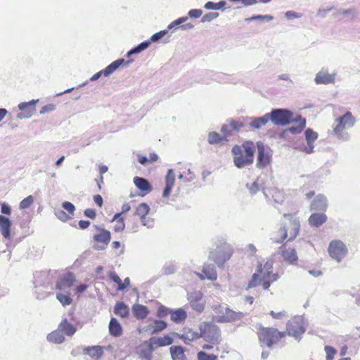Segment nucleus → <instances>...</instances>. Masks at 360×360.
<instances>
[{
  "mask_svg": "<svg viewBox=\"0 0 360 360\" xmlns=\"http://www.w3.org/2000/svg\"><path fill=\"white\" fill-rule=\"evenodd\" d=\"M282 226L278 230L279 238H275L276 243H281L284 239L292 240L300 231V221L292 214H283Z\"/></svg>",
  "mask_w": 360,
  "mask_h": 360,
  "instance_id": "nucleus-3",
  "label": "nucleus"
},
{
  "mask_svg": "<svg viewBox=\"0 0 360 360\" xmlns=\"http://www.w3.org/2000/svg\"><path fill=\"white\" fill-rule=\"evenodd\" d=\"M132 312L134 316L138 319H143L149 314L148 308L146 306L140 304H136L133 305Z\"/></svg>",
  "mask_w": 360,
  "mask_h": 360,
  "instance_id": "nucleus-25",
  "label": "nucleus"
},
{
  "mask_svg": "<svg viewBox=\"0 0 360 360\" xmlns=\"http://www.w3.org/2000/svg\"><path fill=\"white\" fill-rule=\"evenodd\" d=\"M150 41H146L141 42L137 46H136L134 49H131L127 53V56L130 57L133 54L139 53L144 51L145 49H146L150 46Z\"/></svg>",
  "mask_w": 360,
  "mask_h": 360,
  "instance_id": "nucleus-40",
  "label": "nucleus"
},
{
  "mask_svg": "<svg viewBox=\"0 0 360 360\" xmlns=\"http://www.w3.org/2000/svg\"><path fill=\"white\" fill-rule=\"evenodd\" d=\"M217 356L214 354H208L205 352H200L198 353V360H216Z\"/></svg>",
  "mask_w": 360,
  "mask_h": 360,
  "instance_id": "nucleus-50",
  "label": "nucleus"
},
{
  "mask_svg": "<svg viewBox=\"0 0 360 360\" xmlns=\"http://www.w3.org/2000/svg\"><path fill=\"white\" fill-rule=\"evenodd\" d=\"M231 254L230 245L224 243L221 246L218 247L215 252H211L209 257L218 266H222L229 259Z\"/></svg>",
  "mask_w": 360,
  "mask_h": 360,
  "instance_id": "nucleus-11",
  "label": "nucleus"
},
{
  "mask_svg": "<svg viewBox=\"0 0 360 360\" xmlns=\"http://www.w3.org/2000/svg\"><path fill=\"white\" fill-rule=\"evenodd\" d=\"M307 326V321L302 316H296L290 320L287 324L288 333L289 335L299 340L305 332Z\"/></svg>",
  "mask_w": 360,
  "mask_h": 360,
  "instance_id": "nucleus-6",
  "label": "nucleus"
},
{
  "mask_svg": "<svg viewBox=\"0 0 360 360\" xmlns=\"http://www.w3.org/2000/svg\"><path fill=\"white\" fill-rule=\"evenodd\" d=\"M202 14V11L201 9H191L188 13V18H198Z\"/></svg>",
  "mask_w": 360,
  "mask_h": 360,
  "instance_id": "nucleus-56",
  "label": "nucleus"
},
{
  "mask_svg": "<svg viewBox=\"0 0 360 360\" xmlns=\"http://www.w3.org/2000/svg\"><path fill=\"white\" fill-rule=\"evenodd\" d=\"M186 318V311L182 309H178L177 310L172 311L171 313V319L174 322L179 323L184 320H185Z\"/></svg>",
  "mask_w": 360,
  "mask_h": 360,
  "instance_id": "nucleus-38",
  "label": "nucleus"
},
{
  "mask_svg": "<svg viewBox=\"0 0 360 360\" xmlns=\"http://www.w3.org/2000/svg\"><path fill=\"white\" fill-rule=\"evenodd\" d=\"M255 146L252 141H245L241 146H234L231 150L234 165L238 168H244L253 163Z\"/></svg>",
  "mask_w": 360,
  "mask_h": 360,
  "instance_id": "nucleus-2",
  "label": "nucleus"
},
{
  "mask_svg": "<svg viewBox=\"0 0 360 360\" xmlns=\"http://www.w3.org/2000/svg\"><path fill=\"white\" fill-rule=\"evenodd\" d=\"M200 337L212 345L220 342V330L213 323L204 322L200 326Z\"/></svg>",
  "mask_w": 360,
  "mask_h": 360,
  "instance_id": "nucleus-7",
  "label": "nucleus"
},
{
  "mask_svg": "<svg viewBox=\"0 0 360 360\" xmlns=\"http://www.w3.org/2000/svg\"><path fill=\"white\" fill-rule=\"evenodd\" d=\"M278 279V276L273 274V263L270 261L266 262L264 265L258 262L256 272L252 275L248 288H253L260 284L264 290H267L271 283Z\"/></svg>",
  "mask_w": 360,
  "mask_h": 360,
  "instance_id": "nucleus-1",
  "label": "nucleus"
},
{
  "mask_svg": "<svg viewBox=\"0 0 360 360\" xmlns=\"http://www.w3.org/2000/svg\"><path fill=\"white\" fill-rule=\"evenodd\" d=\"M200 337V334L189 328L184 329L183 333L180 335V338L186 344L198 339Z\"/></svg>",
  "mask_w": 360,
  "mask_h": 360,
  "instance_id": "nucleus-28",
  "label": "nucleus"
},
{
  "mask_svg": "<svg viewBox=\"0 0 360 360\" xmlns=\"http://www.w3.org/2000/svg\"><path fill=\"white\" fill-rule=\"evenodd\" d=\"M259 189V186L257 181L253 182L250 186H249V191L250 193L252 195H254L257 193V191Z\"/></svg>",
  "mask_w": 360,
  "mask_h": 360,
  "instance_id": "nucleus-63",
  "label": "nucleus"
},
{
  "mask_svg": "<svg viewBox=\"0 0 360 360\" xmlns=\"http://www.w3.org/2000/svg\"><path fill=\"white\" fill-rule=\"evenodd\" d=\"M172 311L169 310V309L165 307H160L158 309L157 316L159 318H165L169 314H171Z\"/></svg>",
  "mask_w": 360,
  "mask_h": 360,
  "instance_id": "nucleus-55",
  "label": "nucleus"
},
{
  "mask_svg": "<svg viewBox=\"0 0 360 360\" xmlns=\"http://www.w3.org/2000/svg\"><path fill=\"white\" fill-rule=\"evenodd\" d=\"M134 183L139 189L145 191L146 193L151 191L148 181L143 178L136 176L134 179Z\"/></svg>",
  "mask_w": 360,
  "mask_h": 360,
  "instance_id": "nucleus-33",
  "label": "nucleus"
},
{
  "mask_svg": "<svg viewBox=\"0 0 360 360\" xmlns=\"http://www.w3.org/2000/svg\"><path fill=\"white\" fill-rule=\"evenodd\" d=\"M150 210L149 206L146 203H141L136 210V214L140 217V219L146 217Z\"/></svg>",
  "mask_w": 360,
  "mask_h": 360,
  "instance_id": "nucleus-41",
  "label": "nucleus"
},
{
  "mask_svg": "<svg viewBox=\"0 0 360 360\" xmlns=\"http://www.w3.org/2000/svg\"><path fill=\"white\" fill-rule=\"evenodd\" d=\"M39 102V99H33L29 102H22L18 104V109L22 111L17 115L20 120L30 118L35 112V105Z\"/></svg>",
  "mask_w": 360,
  "mask_h": 360,
  "instance_id": "nucleus-15",
  "label": "nucleus"
},
{
  "mask_svg": "<svg viewBox=\"0 0 360 360\" xmlns=\"http://www.w3.org/2000/svg\"><path fill=\"white\" fill-rule=\"evenodd\" d=\"M202 272L209 280L214 281L217 278L215 267L212 264L205 266L202 269Z\"/></svg>",
  "mask_w": 360,
  "mask_h": 360,
  "instance_id": "nucleus-37",
  "label": "nucleus"
},
{
  "mask_svg": "<svg viewBox=\"0 0 360 360\" xmlns=\"http://www.w3.org/2000/svg\"><path fill=\"white\" fill-rule=\"evenodd\" d=\"M327 217L323 213H314L309 218V223L314 226H320L326 222Z\"/></svg>",
  "mask_w": 360,
  "mask_h": 360,
  "instance_id": "nucleus-27",
  "label": "nucleus"
},
{
  "mask_svg": "<svg viewBox=\"0 0 360 360\" xmlns=\"http://www.w3.org/2000/svg\"><path fill=\"white\" fill-rule=\"evenodd\" d=\"M282 256L283 259L290 264H294L298 259L297 252L294 248H288L283 250L282 251Z\"/></svg>",
  "mask_w": 360,
  "mask_h": 360,
  "instance_id": "nucleus-29",
  "label": "nucleus"
},
{
  "mask_svg": "<svg viewBox=\"0 0 360 360\" xmlns=\"http://www.w3.org/2000/svg\"><path fill=\"white\" fill-rule=\"evenodd\" d=\"M62 207L69 214H70L72 215L74 214V212H75V205L72 203H71L70 202H68V201H65V202H63Z\"/></svg>",
  "mask_w": 360,
  "mask_h": 360,
  "instance_id": "nucleus-53",
  "label": "nucleus"
},
{
  "mask_svg": "<svg viewBox=\"0 0 360 360\" xmlns=\"http://www.w3.org/2000/svg\"><path fill=\"white\" fill-rule=\"evenodd\" d=\"M125 228V224L124 222V219H119L116 221V224L114 227V230L115 232L122 231Z\"/></svg>",
  "mask_w": 360,
  "mask_h": 360,
  "instance_id": "nucleus-60",
  "label": "nucleus"
},
{
  "mask_svg": "<svg viewBox=\"0 0 360 360\" xmlns=\"http://www.w3.org/2000/svg\"><path fill=\"white\" fill-rule=\"evenodd\" d=\"M222 141H227L226 138H222L217 132H210L208 135V142L210 144L218 143Z\"/></svg>",
  "mask_w": 360,
  "mask_h": 360,
  "instance_id": "nucleus-44",
  "label": "nucleus"
},
{
  "mask_svg": "<svg viewBox=\"0 0 360 360\" xmlns=\"http://www.w3.org/2000/svg\"><path fill=\"white\" fill-rule=\"evenodd\" d=\"M153 339V345L155 344L159 346H167L172 343V339L169 336H165L163 338H158L157 339Z\"/></svg>",
  "mask_w": 360,
  "mask_h": 360,
  "instance_id": "nucleus-42",
  "label": "nucleus"
},
{
  "mask_svg": "<svg viewBox=\"0 0 360 360\" xmlns=\"http://www.w3.org/2000/svg\"><path fill=\"white\" fill-rule=\"evenodd\" d=\"M188 300L192 309L195 311L201 313L204 310L205 300L200 291H193L188 294Z\"/></svg>",
  "mask_w": 360,
  "mask_h": 360,
  "instance_id": "nucleus-14",
  "label": "nucleus"
},
{
  "mask_svg": "<svg viewBox=\"0 0 360 360\" xmlns=\"http://www.w3.org/2000/svg\"><path fill=\"white\" fill-rule=\"evenodd\" d=\"M114 312L116 315L120 316L122 318H125L128 316L129 310V307L123 302H118L115 307Z\"/></svg>",
  "mask_w": 360,
  "mask_h": 360,
  "instance_id": "nucleus-35",
  "label": "nucleus"
},
{
  "mask_svg": "<svg viewBox=\"0 0 360 360\" xmlns=\"http://www.w3.org/2000/svg\"><path fill=\"white\" fill-rule=\"evenodd\" d=\"M219 16L218 13L210 12L202 16L200 21L201 22H210Z\"/></svg>",
  "mask_w": 360,
  "mask_h": 360,
  "instance_id": "nucleus-51",
  "label": "nucleus"
},
{
  "mask_svg": "<svg viewBox=\"0 0 360 360\" xmlns=\"http://www.w3.org/2000/svg\"><path fill=\"white\" fill-rule=\"evenodd\" d=\"M336 73H330L328 70L322 69L316 73L314 82L316 84H334L335 82Z\"/></svg>",
  "mask_w": 360,
  "mask_h": 360,
  "instance_id": "nucleus-18",
  "label": "nucleus"
},
{
  "mask_svg": "<svg viewBox=\"0 0 360 360\" xmlns=\"http://www.w3.org/2000/svg\"><path fill=\"white\" fill-rule=\"evenodd\" d=\"M153 339L148 342H145L138 349V353L140 357L144 360H150L151 354L153 351Z\"/></svg>",
  "mask_w": 360,
  "mask_h": 360,
  "instance_id": "nucleus-20",
  "label": "nucleus"
},
{
  "mask_svg": "<svg viewBox=\"0 0 360 360\" xmlns=\"http://www.w3.org/2000/svg\"><path fill=\"white\" fill-rule=\"evenodd\" d=\"M168 31L167 30H161L154 34L152 35L150 37V40L153 42H157L158 40H160L161 38H162L165 35L167 34Z\"/></svg>",
  "mask_w": 360,
  "mask_h": 360,
  "instance_id": "nucleus-52",
  "label": "nucleus"
},
{
  "mask_svg": "<svg viewBox=\"0 0 360 360\" xmlns=\"http://www.w3.org/2000/svg\"><path fill=\"white\" fill-rule=\"evenodd\" d=\"M285 335V333L279 332L276 328H266L260 331L259 338L262 344L266 345L267 347H271L273 344L278 342Z\"/></svg>",
  "mask_w": 360,
  "mask_h": 360,
  "instance_id": "nucleus-8",
  "label": "nucleus"
},
{
  "mask_svg": "<svg viewBox=\"0 0 360 360\" xmlns=\"http://www.w3.org/2000/svg\"><path fill=\"white\" fill-rule=\"evenodd\" d=\"M294 118L296 119L297 121H293L292 122H295L297 125L290 127L288 130L292 134H297L301 132L302 129L304 128L306 124V120L299 115H295Z\"/></svg>",
  "mask_w": 360,
  "mask_h": 360,
  "instance_id": "nucleus-30",
  "label": "nucleus"
},
{
  "mask_svg": "<svg viewBox=\"0 0 360 360\" xmlns=\"http://www.w3.org/2000/svg\"><path fill=\"white\" fill-rule=\"evenodd\" d=\"M271 316L276 319H282L283 318L286 316V312L285 311H282L280 312H274V311H270Z\"/></svg>",
  "mask_w": 360,
  "mask_h": 360,
  "instance_id": "nucleus-61",
  "label": "nucleus"
},
{
  "mask_svg": "<svg viewBox=\"0 0 360 360\" xmlns=\"http://www.w3.org/2000/svg\"><path fill=\"white\" fill-rule=\"evenodd\" d=\"M257 156L256 166L259 169L267 167L272 160V151L267 146L262 142L257 143Z\"/></svg>",
  "mask_w": 360,
  "mask_h": 360,
  "instance_id": "nucleus-9",
  "label": "nucleus"
},
{
  "mask_svg": "<svg viewBox=\"0 0 360 360\" xmlns=\"http://www.w3.org/2000/svg\"><path fill=\"white\" fill-rule=\"evenodd\" d=\"M225 1H220L218 3H214L212 1H208L205 4V8L207 10H220L224 8L225 6Z\"/></svg>",
  "mask_w": 360,
  "mask_h": 360,
  "instance_id": "nucleus-43",
  "label": "nucleus"
},
{
  "mask_svg": "<svg viewBox=\"0 0 360 360\" xmlns=\"http://www.w3.org/2000/svg\"><path fill=\"white\" fill-rule=\"evenodd\" d=\"M229 124L230 129H231L232 131H238L243 127V123L238 122V121H235V120L231 121Z\"/></svg>",
  "mask_w": 360,
  "mask_h": 360,
  "instance_id": "nucleus-58",
  "label": "nucleus"
},
{
  "mask_svg": "<svg viewBox=\"0 0 360 360\" xmlns=\"http://www.w3.org/2000/svg\"><path fill=\"white\" fill-rule=\"evenodd\" d=\"M269 120H270V114L267 113L261 117L251 118L249 124L252 129H259L265 126Z\"/></svg>",
  "mask_w": 360,
  "mask_h": 360,
  "instance_id": "nucleus-24",
  "label": "nucleus"
},
{
  "mask_svg": "<svg viewBox=\"0 0 360 360\" xmlns=\"http://www.w3.org/2000/svg\"><path fill=\"white\" fill-rule=\"evenodd\" d=\"M294 115L291 111L285 109L274 110L270 114V120L276 125L284 126L290 124L291 122L297 121L294 118Z\"/></svg>",
  "mask_w": 360,
  "mask_h": 360,
  "instance_id": "nucleus-10",
  "label": "nucleus"
},
{
  "mask_svg": "<svg viewBox=\"0 0 360 360\" xmlns=\"http://www.w3.org/2000/svg\"><path fill=\"white\" fill-rule=\"evenodd\" d=\"M166 327L167 323L163 321L149 319L146 324L140 326L138 330L140 334L153 335L162 331Z\"/></svg>",
  "mask_w": 360,
  "mask_h": 360,
  "instance_id": "nucleus-13",
  "label": "nucleus"
},
{
  "mask_svg": "<svg viewBox=\"0 0 360 360\" xmlns=\"http://www.w3.org/2000/svg\"><path fill=\"white\" fill-rule=\"evenodd\" d=\"M84 351L93 359H98L103 353V348L101 346L88 347Z\"/></svg>",
  "mask_w": 360,
  "mask_h": 360,
  "instance_id": "nucleus-34",
  "label": "nucleus"
},
{
  "mask_svg": "<svg viewBox=\"0 0 360 360\" xmlns=\"http://www.w3.org/2000/svg\"><path fill=\"white\" fill-rule=\"evenodd\" d=\"M124 63V59H119L115 60L111 64L108 65L105 69L102 70L103 75L104 77H108L112 74L121 65Z\"/></svg>",
  "mask_w": 360,
  "mask_h": 360,
  "instance_id": "nucleus-31",
  "label": "nucleus"
},
{
  "mask_svg": "<svg viewBox=\"0 0 360 360\" xmlns=\"http://www.w3.org/2000/svg\"><path fill=\"white\" fill-rule=\"evenodd\" d=\"M175 174L173 169H169L165 178V188L163 191L162 196L167 198L171 193L172 188L174 184Z\"/></svg>",
  "mask_w": 360,
  "mask_h": 360,
  "instance_id": "nucleus-21",
  "label": "nucleus"
},
{
  "mask_svg": "<svg viewBox=\"0 0 360 360\" xmlns=\"http://www.w3.org/2000/svg\"><path fill=\"white\" fill-rule=\"evenodd\" d=\"M75 282V277L73 274L68 273L59 278L56 283L57 292L70 293V288Z\"/></svg>",
  "mask_w": 360,
  "mask_h": 360,
  "instance_id": "nucleus-16",
  "label": "nucleus"
},
{
  "mask_svg": "<svg viewBox=\"0 0 360 360\" xmlns=\"http://www.w3.org/2000/svg\"><path fill=\"white\" fill-rule=\"evenodd\" d=\"M34 202V198L32 195H29L24 198L19 204V208L24 210L28 208Z\"/></svg>",
  "mask_w": 360,
  "mask_h": 360,
  "instance_id": "nucleus-46",
  "label": "nucleus"
},
{
  "mask_svg": "<svg viewBox=\"0 0 360 360\" xmlns=\"http://www.w3.org/2000/svg\"><path fill=\"white\" fill-rule=\"evenodd\" d=\"M60 331L69 337H72L77 331L76 328L67 319L63 320L58 327Z\"/></svg>",
  "mask_w": 360,
  "mask_h": 360,
  "instance_id": "nucleus-23",
  "label": "nucleus"
},
{
  "mask_svg": "<svg viewBox=\"0 0 360 360\" xmlns=\"http://www.w3.org/2000/svg\"><path fill=\"white\" fill-rule=\"evenodd\" d=\"M211 309L214 312L212 321L217 323H230L240 320L244 315L242 312L234 311L219 304L212 305Z\"/></svg>",
  "mask_w": 360,
  "mask_h": 360,
  "instance_id": "nucleus-4",
  "label": "nucleus"
},
{
  "mask_svg": "<svg viewBox=\"0 0 360 360\" xmlns=\"http://www.w3.org/2000/svg\"><path fill=\"white\" fill-rule=\"evenodd\" d=\"M56 298L63 306L70 305L72 302V300L70 297V293L57 292Z\"/></svg>",
  "mask_w": 360,
  "mask_h": 360,
  "instance_id": "nucleus-39",
  "label": "nucleus"
},
{
  "mask_svg": "<svg viewBox=\"0 0 360 360\" xmlns=\"http://www.w3.org/2000/svg\"><path fill=\"white\" fill-rule=\"evenodd\" d=\"M328 207V200L326 196L319 194L316 196L311 204V210L325 212Z\"/></svg>",
  "mask_w": 360,
  "mask_h": 360,
  "instance_id": "nucleus-19",
  "label": "nucleus"
},
{
  "mask_svg": "<svg viewBox=\"0 0 360 360\" xmlns=\"http://www.w3.org/2000/svg\"><path fill=\"white\" fill-rule=\"evenodd\" d=\"M11 223L8 218L0 215V231L3 237L9 239L11 237Z\"/></svg>",
  "mask_w": 360,
  "mask_h": 360,
  "instance_id": "nucleus-22",
  "label": "nucleus"
},
{
  "mask_svg": "<svg viewBox=\"0 0 360 360\" xmlns=\"http://www.w3.org/2000/svg\"><path fill=\"white\" fill-rule=\"evenodd\" d=\"M65 340L63 333L58 328L47 335V340L53 344H61L64 342Z\"/></svg>",
  "mask_w": 360,
  "mask_h": 360,
  "instance_id": "nucleus-26",
  "label": "nucleus"
},
{
  "mask_svg": "<svg viewBox=\"0 0 360 360\" xmlns=\"http://www.w3.org/2000/svg\"><path fill=\"white\" fill-rule=\"evenodd\" d=\"M170 352L173 360H185L184 349L180 346H172Z\"/></svg>",
  "mask_w": 360,
  "mask_h": 360,
  "instance_id": "nucleus-36",
  "label": "nucleus"
},
{
  "mask_svg": "<svg viewBox=\"0 0 360 360\" xmlns=\"http://www.w3.org/2000/svg\"><path fill=\"white\" fill-rule=\"evenodd\" d=\"M141 224L146 226L148 229L153 228L154 226V221L153 219L148 217H144L141 219Z\"/></svg>",
  "mask_w": 360,
  "mask_h": 360,
  "instance_id": "nucleus-59",
  "label": "nucleus"
},
{
  "mask_svg": "<svg viewBox=\"0 0 360 360\" xmlns=\"http://www.w3.org/2000/svg\"><path fill=\"white\" fill-rule=\"evenodd\" d=\"M356 122L355 118L350 112H347L342 116L335 120L334 122L333 134L338 139L342 141L349 139L347 129L352 127Z\"/></svg>",
  "mask_w": 360,
  "mask_h": 360,
  "instance_id": "nucleus-5",
  "label": "nucleus"
},
{
  "mask_svg": "<svg viewBox=\"0 0 360 360\" xmlns=\"http://www.w3.org/2000/svg\"><path fill=\"white\" fill-rule=\"evenodd\" d=\"M221 131L224 134V138L232 134V130L230 129L229 124L223 125L221 127Z\"/></svg>",
  "mask_w": 360,
  "mask_h": 360,
  "instance_id": "nucleus-62",
  "label": "nucleus"
},
{
  "mask_svg": "<svg viewBox=\"0 0 360 360\" xmlns=\"http://www.w3.org/2000/svg\"><path fill=\"white\" fill-rule=\"evenodd\" d=\"M109 331L110 333L115 337H119L122 335V328L115 318H112L110 320Z\"/></svg>",
  "mask_w": 360,
  "mask_h": 360,
  "instance_id": "nucleus-32",
  "label": "nucleus"
},
{
  "mask_svg": "<svg viewBox=\"0 0 360 360\" xmlns=\"http://www.w3.org/2000/svg\"><path fill=\"white\" fill-rule=\"evenodd\" d=\"M109 276L112 281L118 285V286L121 285L122 280L115 272H111Z\"/></svg>",
  "mask_w": 360,
  "mask_h": 360,
  "instance_id": "nucleus-64",
  "label": "nucleus"
},
{
  "mask_svg": "<svg viewBox=\"0 0 360 360\" xmlns=\"http://www.w3.org/2000/svg\"><path fill=\"white\" fill-rule=\"evenodd\" d=\"M328 252L333 259L340 262L346 256L347 248L341 240H335L330 243Z\"/></svg>",
  "mask_w": 360,
  "mask_h": 360,
  "instance_id": "nucleus-12",
  "label": "nucleus"
},
{
  "mask_svg": "<svg viewBox=\"0 0 360 360\" xmlns=\"http://www.w3.org/2000/svg\"><path fill=\"white\" fill-rule=\"evenodd\" d=\"M272 198L277 203H281L284 200V195L282 191L275 188L271 192Z\"/></svg>",
  "mask_w": 360,
  "mask_h": 360,
  "instance_id": "nucleus-47",
  "label": "nucleus"
},
{
  "mask_svg": "<svg viewBox=\"0 0 360 360\" xmlns=\"http://www.w3.org/2000/svg\"><path fill=\"white\" fill-rule=\"evenodd\" d=\"M55 214L59 219L60 220L63 221H66L69 219H70V217L68 216V214L62 210H57L55 211Z\"/></svg>",
  "mask_w": 360,
  "mask_h": 360,
  "instance_id": "nucleus-54",
  "label": "nucleus"
},
{
  "mask_svg": "<svg viewBox=\"0 0 360 360\" xmlns=\"http://www.w3.org/2000/svg\"><path fill=\"white\" fill-rule=\"evenodd\" d=\"M325 352L326 354V360H333L334 358V356L337 353L336 349L330 346H326Z\"/></svg>",
  "mask_w": 360,
  "mask_h": 360,
  "instance_id": "nucleus-49",
  "label": "nucleus"
},
{
  "mask_svg": "<svg viewBox=\"0 0 360 360\" xmlns=\"http://www.w3.org/2000/svg\"><path fill=\"white\" fill-rule=\"evenodd\" d=\"M94 239L96 242L94 248L98 250H104L110 243V232L105 229H100L99 232L94 235Z\"/></svg>",
  "mask_w": 360,
  "mask_h": 360,
  "instance_id": "nucleus-17",
  "label": "nucleus"
},
{
  "mask_svg": "<svg viewBox=\"0 0 360 360\" xmlns=\"http://www.w3.org/2000/svg\"><path fill=\"white\" fill-rule=\"evenodd\" d=\"M187 20H188V17H181V18H179L174 20L167 26V30L177 27L178 26L181 25L182 23L185 22Z\"/></svg>",
  "mask_w": 360,
  "mask_h": 360,
  "instance_id": "nucleus-48",
  "label": "nucleus"
},
{
  "mask_svg": "<svg viewBox=\"0 0 360 360\" xmlns=\"http://www.w3.org/2000/svg\"><path fill=\"white\" fill-rule=\"evenodd\" d=\"M318 134L314 131L311 129H307L305 131V139L307 143L313 144L314 142L317 139Z\"/></svg>",
  "mask_w": 360,
  "mask_h": 360,
  "instance_id": "nucleus-45",
  "label": "nucleus"
},
{
  "mask_svg": "<svg viewBox=\"0 0 360 360\" xmlns=\"http://www.w3.org/2000/svg\"><path fill=\"white\" fill-rule=\"evenodd\" d=\"M56 105L50 103L43 106L40 110V114L44 115L49 112H53L56 110Z\"/></svg>",
  "mask_w": 360,
  "mask_h": 360,
  "instance_id": "nucleus-57",
  "label": "nucleus"
}]
</instances>
